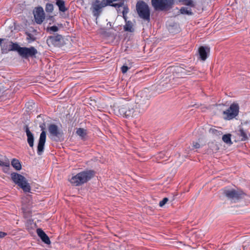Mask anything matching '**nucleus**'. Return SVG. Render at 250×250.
<instances>
[{
	"label": "nucleus",
	"mask_w": 250,
	"mask_h": 250,
	"mask_svg": "<svg viewBox=\"0 0 250 250\" xmlns=\"http://www.w3.org/2000/svg\"><path fill=\"white\" fill-rule=\"evenodd\" d=\"M49 30L52 32H57L58 31L59 28L56 26H52L49 28Z\"/></svg>",
	"instance_id": "35"
},
{
	"label": "nucleus",
	"mask_w": 250,
	"mask_h": 250,
	"mask_svg": "<svg viewBox=\"0 0 250 250\" xmlns=\"http://www.w3.org/2000/svg\"><path fill=\"white\" fill-rule=\"evenodd\" d=\"M209 51V48L206 46H201L199 48V54L201 59L205 61L208 57V53Z\"/></svg>",
	"instance_id": "18"
},
{
	"label": "nucleus",
	"mask_w": 250,
	"mask_h": 250,
	"mask_svg": "<svg viewBox=\"0 0 250 250\" xmlns=\"http://www.w3.org/2000/svg\"><path fill=\"white\" fill-rule=\"evenodd\" d=\"M130 68V67H128L126 64H124L121 67L122 72L124 74Z\"/></svg>",
	"instance_id": "32"
},
{
	"label": "nucleus",
	"mask_w": 250,
	"mask_h": 250,
	"mask_svg": "<svg viewBox=\"0 0 250 250\" xmlns=\"http://www.w3.org/2000/svg\"><path fill=\"white\" fill-rule=\"evenodd\" d=\"M117 110L119 115L126 118L129 117H135V113H137L134 112V106H133V104H129L119 106Z\"/></svg>",
	"instance_id": "5"
},
{
	"label": "nucleus",
	"mask_w": 250,
	"mask_h": 250,
	"mask_svg": "<svg viewBox=\"0 0 250 250\" xmlns=\"http://www.w3.org/2000/svg\"><path fill=\"white\" fill-rule=\"evenodd\" d=\"M123 18L125 20V22H126V21H128L127 20V17H126V15H123Z\"/></svg>",
	"instance_id": "40"
},
{
	"label": "nucleus",
	"mask_w": 250,
	"mask_h": 250,
	"mask_svg": "<svg viewBox=\"0 0 250 250\" xmlns=\"http://www.w3.org/2000/svg\"><path fill=\"white\" fill-rule=\"evenodd\" d=\"M0 166L9 167H10V161L5 156L0 155Z\"/></svg>",
	"instance_id": "19"
},
{
	"label": "nucleus",
	"mask_w": 250,
	"mask_h": 250,
	"mask_svg": "<svg viewBox=\"0 0 250 250\" xmlns=\"http://www.w3.org/2000/svg\"><path fill=\"white\" fill-rule=\"evenodd\" d=\"M11 177L13 182L22 188L24 192H30V186L23 176L16 172H13L11 174Z\"/></svg>",
	"instance_id": "2"
},
{
	"label": "nucleus",
	"mask_w": 250,
	"mask_h": 250,
	"mask_svg": "<svg viewBox=\"0 0 250 250\" xmlns=\"http://www.w3.org/2000/svg\"><path fill=\"white\" fill-rule=\"evenodd\" d=\"M180 11L181 13L183 14L192 15V14L191 10L188 9L187 7H183L180 9Z\"/></svg>",
	"instance_id": "27"
},
{
	"label": "nucleus",
	"mask_w": 250,
	"mask_h": 250,
	"mask_svg": "<svg viewBox=\"0 0 250 250\" xmlns=\"http://www.w3.org/2000/svg\"><path fill=\"white\" fill-rule=\"evenodd\" d=\"M27 39L28 40H29L30 39H31L32 41H34V39L32 38V36L31 34L30 33H28L27 34Z\"/></svg>",
	"instance_id": "38"
},
{
	"label": "nucleus",
	"mask_w": 250,
	"mask_h": 250,
	"mask_svg": "<svg viewBox=\"0 0 250 250\" xmlns=\"http://www.w3.org/2000/svg\"><path fill=\"white\" fill-rule=\"evenodd\" d=\"M128 9L127 7H124V10L123 11V15H126L128 13Z\"/></svg>",
	"instance_id": "37"
},
{
	"label": "nucleus",
	"mask_w": 250,
	"mask_h": 250,
	"mask_svg": "<svg viewBox=\"0 0 250 250\" xmlns=\"http://www.w3.org/2000/svg\"><path fill=\"white\" fill-rule=\"evenodd\" d=\"M56 4L58 6L59 11L62 12H65L68 10L65 5V2L63 0H57L56 2Z\"/></svg>",
	"instance_id": "20"
},
{
	"label": "nucleus",
	"mask_w": 250,
	"mask_h": 250,
	"mask_svg": "<svg viewBox=\"0 0 250 250\" xmlns=\"http://www.w3.org/2000/svg\"><path fill=\"white\" fill-rule=\"evenodd\" d=\"M109 6L105 0H95L92 4V12L93 15L95 17H98L102 12V8Z\"/></svg>",
	"instance_id": "10"
},
{
	"label": "nucleus",
	"mask_w": 250,
	"mask_h": 250,
	"mask_svg": "<svg viewBox=\"0 0 250 250\" xmlns=\"http://www.w3.org/2000/svg\"><path fill=\"white\" fill-rule=\"evenodd\" d=\"M9 50L10 51H16L18 54L20 53V50L22 47H21L17 43L13 42H9Z\"/></svg>",
	"instance_id": "21"
},
{
	"label": "nucleus",
	"mask_w": 250,
	"mask_h": 250,
	"mask_svg": "<svg viewBox=\"0 0 250 250\" xmlns=\"http://www.w3.org/2000/svg\"><path fill=\"white\" fill-rule=\"evenodd\" d=\"M175 0H151V5L156 11H167L171 9Z\"/></svg>",
	"instance_id": "3"
},
{
	"label": "nucleus",
	"mask_w": 250,
	"mask_h": 250,
	"mask_svg": "<svg viewBox=\"0 0 250 250\" xmlns=\"http://www.w3.org/2000/svg\"><path fill=\"white\" fill-rule=\"evenodd\" d=\"M223 141L227 144H232L231 135L230 134L224 135L222 137Z\"/></svg>",
	"instance_id": "25"
},
{
	"label": "nucleus",
	"mask_w": 250,
	"mask_h": 250,
	"mask_svg": "<svg viewBox=\"0 0 250 250\" xmlns=\"http://www.w3.org/2000/svg\"><path fill=\"white\" fill-rule=\"evenodd\" d=\"M37 53V50L33 46L22 47L20 50L19 55L22 58L28 59L35 57Z\"/></svg>",
	"instance_id": "11"
},
{
	"label": "nucleus",
	"mask_w": 250,
	"mask_h": 250,
	"mask_svg": "<svg viewBox=\"0 0 250 250\" xmlns=\"http://www.w3.org/2000/svg\"><path fill=\"white\" fill-rule=\"evenodd\" d=\"M37 233L42 241L45 244H50L51 242L50 241L49 238L42 229H37Z\"/></svg>",
	"instance_id": "17"
},
{
	"label": "nucleus",
	"mask_w": 250,
	"mask_h": 250,
	"mask_svg": "<svg viewBox=\"0 0 250 250\" xmlns=\"http://www.w3.org/2000/svg\"><path fill=\"white\" fill-rule=\"evenodd\" d=\"M183 3L184 4L188 6L192 7L194 6L192 0H183Z\"/></svg>",
	"instance_id": "31"
},
{
	"label": "nucleus",
	"mask_w": 250,
	"mask_h": 250,
	"mask_svg": "<svg viewBox=\"0 0 250 250\" xmlns=\"http://www.w3.org/2000/svg\"><path fill=\"white\" fill-rule=\"evenodd\" d=\"M168 201V199L167 198V197L164 198L162 201H161L159 202V206L160 207H163L167 203V202Z\"/></svg>",
	"instance_id": "34"
},
{
	"label": "nucleus",
	"mask_w": 250,
	"mask_h": 250,
	"mask_svg": "<svg viewBox=\"0 0 250 250\" xmlns=\"http://www.w3.org/2000/svg\"><path fill=\"white\" fill-rule=\"evenodd\" d=\"M190 70H191V68L186 69L181 66H176L174 68V71L178 78H183L187 75H189Z\"/></svg>",
	"instance_id": "14"
},
{
	"label": "nucleus",
	"mask_w": 250,
	"mask_h": 250,
	"mask_svg": "<svg viewBox=\"0 0 250 250\" xmlns=\"http://www.w3.org/2000/svg\"><path fill=\"white\" fill-rule=\"evenodd\" d=\"M137 13L141 19L149 21H150V10L148 5L144 1H139L136 5Z\"/></svg>",
	"instance_id": "4"
},
{
	"label": "nucleus",
	"mask_w": 250,
	"mask_h": 250,
	"mask_svg": "<svg viewBox=\"0 0 250 250\" xmlns=\"http://www.w3.org/2000/svg\"><path fill=\"white\" fill-rule=\"evenodd\" d=\"M5 40H6L5 39H0V45H1L2 42H3L4 41H5Z\"/></svg>",
	"instance_id": "41"
},
{
	"label": "nucleus",
	"mask_w": 250,
	"mask_h": 250,
	"mask_svg": "<svg viewBox=\"0 0 250 250\" xmlns=\"http://www.w3.org/2000/svg\"><path fill=\"white\" fill-rule=\"evenodd\" d=\"M6 233L5 232L0 231V238H3L6 235Z\"/></svg>",
	"instance_id": "39"
},
{
	"label": "nucleus",
	"mask_w": 250,
	"mask_h": 250,
	"mask_svg": "<svg viewBox=\"0 0 250 250\" xmlns=\"http://www.w3.org/2000/svg\"><path fill=\"white\" fill-rule=\"evenodd\" d=\"M48 131L52 136L54 137H58L61 134L60 130L58 128V126L55 124L49 125Z\"/></svg>",
	"instance_id": "16"
},
{
	"label": "nucleus",
	"mask_w": 250,
	"mask_h": 250,
	"mask_svg": "<svg viewBox=\"0 0 250 250\" xmlns=\"http://www.w3.org/2000/svg\"><path fill=\"white\" fill-rule=\"evenodd\" d=\"M180 1L183 2V0H179Z\"/></svg>",
	"instance_id": "42"
},
{
	"label": "nucleus",
	"mask_w": 250,
	"mask_h": 250,
	"mask_svg": "<svg viewBox=\"0 0 250 250\" xmlns=\"http://www.w3.org/2000/svg\"><path fill=\"white\" fill-rule=\"evenodd\" d=\"M25 131L27 137V143L29 146L33 147L34 146V138L33 133L30 131L28 126L26 125L24 126Z\"/></svg>",
	"instance_id": "15"
},
{
	"label": "nucleus",
	"mask_w": 250,
	"mask_h": 250,
	"mask_svg": "<svg viewBox=\"0 0 250 250\" xmlns=\"http://www.w3.org/2000/svg\"><path fill=\"white\" fill-rule=\"evenodd\" d=\"M124 29L125 31L133 32L134 31L133 24L131 21H126L125 25L124 26Z\"/></svg>",
	"instance_id": "22"
},
{
	"label": "nucleus",
	"mask_w": 250,
	"mask_h": 250,
	"mask_svg": "<svg viewBox=\"0 0 250 250\" xmlns=\"http://www.w3.org/2000/svg\"><path fill=\"white\" fill-rule=\"evenodd\" d=\"M239 134L241 136L242 140H246L248 138L249 135H248L246 132L243 129L240 128L239 130Z\"/></svg>",
	"instance_id": "26"
},
{
	"label": "nucleus",
	"mask_w": 250,
	"mask_h": 250,
	"mask_svg": "<svg viewBox=\"0 0 250 250\" xmlns=\"http://www.w3.org/2000/svg\"><path fill=\"white\" fill-rule=\"evenodd\" d=\"M125 0H118V1H119L118 3H113L111 5V6L115 7V8H120L122 7L124 4V2Z\"/></svg>",
	"instance_id": "28"
},
{
	"label": "nucleus",
	"mask_w": 250,
	"mask_h": 250,
	"mask_svg": "<svg viewBox=\"0 0 250 250\" xmlns=\"http://www.w3.org/2000/svg\"><path fill=\"white\" fill-rule=\"evenodd\" d=\"M193 147L195 148H199L200 147V145L198 142H193Z\"/></svg>",
	"instance_id": "36"
},
{
	"label": "nucleus",
	"mask_w": 250,
	"mask_h": 250,
	"mask_svg": "<svg viewBox=\"0 0 250 250\" xmlns=\"http://www.w3.org/2000/svg\"><path fill=\"white\" fill-rule=\"evenodd\" d=\"M239 106L237 104H231L229 108L223 111L224 119L230 120L235 118L239 113Z\"/></svg>",
	"instance_id": "8"
},
{
	"label": "nucleus",
	"mask_w": 250,
	"mask_h": 250,
	"mask_svg": "<svg viewBox=\"0 0 250 250\" xmlns=\"http://www.w3.org/2000/svg\"><path fill=\"white\" fill-rule=\"evenodd\" d=\"M224 194L232 202H235L245 196V194L241 190L235 189H224Z\"/></svg>",
	"instance_id": "6"
},
{
	"label": "nucleus",
	"mask_w": 250,
	"mask_h": 250,
	"mask_svg": "<svg viewBox=\"0 0 250 250\" xmlns=\"http://www.w3.org/2000/svg\"><path fill=\"white\" fill-rule=\"evenodd\" d=\"M46 137V132L45 131L42 130L40 136L37 147V153L39 155H41L43 152Z\"/></svg>",
	"instance_id": "13"
},
{
	"label": "nucleus",
	"mask_w": 250,
	"mask_h": 250,
	"mask_svg": "<svg viewBox=\"0 0 250 250\" xmlns=\"http://www.w3.org/2000/svg\"><path fill=\"white\" fill-rule=\"evenodd\" d=\"M209 132L216 136H220L222 134V132L215 128H211L209 129Z\"/></svg>",
	"instance_id": "30"
},
{
	"label": "nucleus",
	"mask_w": 250,
	"mask_h": 250,
	"mask_svg": "<svg viewBox=\"0 0 250 250\" xmlns=\"http://www.w3.org/2000/svg\"><path fill=\"white\" fill-rule=\"evenodd\" d=\"M11 165L17 170H20L21 168V165L18 159H13L11 161Z\"/></svg>",
	"instance_id": "23"
},
{
	"label": "nucleus",
	"mask_w": 250,
	"mask_h": 250,
	"mask_svg": "<svg viewBox=\"0 0 250 250\" xmlns=\"http://www.w3.org/2000/svg\"><path fill=\"white\" fill-rule=\"evenodd\" d=\"M46 43L49 46L60 47L64 44V38L61 35H54L47 38Z\"/></svg>",
	"instance_id": "9"
},
{
	"label": "nucleus",
	"mask_w": 250,
	"mask_h": 250,
	"mask_svg": "<svg viewBox=\"0 0 250 250\" xmlns=\"http://www.w3.org/2000/svg\"><path fill=\"white\" fill-rule=\"evenodd\" d=\"M54 9L53 5L51 3H47L45 6V10L47 12H52Z\"/></svg>",
	"instance_id": "29"
},
{
	"label": "nucleus",
	"mask_w": 250,
	"mask_h": 250,
	"mask_svg": "<svg viewBox=\"0 0 250 250\" xmlns=\"http://www.w3.org/2000/svg\"><path fill=\"white\" fill-rule=\"evenodd\" d=\"M76 134L81 137L82 139H83L86 135V130L82 128H79L77 129Z\"/></svg>",
	"instance_id": "24"
},
{
	"label": "nucleus",
	"mask_w": 250,
	"mask_h": 250,
	"mask_svg": "<svg viewBox=\"0 0 250 250\" xmlns=\"http://www.w3.org/2000/svg\"><path fill=\"white\" fill-rule=\"evenodd\" d=\"M35 21L38 24H41L45 19V15L43 8L38 7L33 11Z\"/></svg>",
	"instance_id": "12"
},
{
	"label": "nucleus",
	"mask_w": 250,
	"mask_h": 250,
	"mask_svg": "<svg viewBox=\"0 0 250 250\" xmlns=\"http://www.w3.org/2000/svg\"><path fill=\"white\" fill-rule=\"evenodd\" d=\"M149 105V103L147 99L143 98L137 100L134 106V112L137 113H135V116L137 117L140 114H142L145 112Z\"/></svg>",
	"instance_id": "7"
},
{
	"label": "nucleus",
	"mask_w": 250,
	"mask_h": 250,
	"mask_svg": "<svg viewBox=\"0 0 250 250\" xmlns=\"http://www.w3.org/2000/svg\"><path fill=\"white\" fill-rule=\"evenodd\" d=\"M95 172L92 170H86L73 176L69 181L75 186H80L89 181L94 175Z\"/></svg>",
	"instance_id": "1"
},
{
	"label": "nucleus",
	"mask_w": 250,
	"mask_h": 250,
	"mask_svg": "<svg viewBox=\"0 0 250 250\" xmlns=\"http://www.w3.org/2000/svg\"><path fill=\"white\" fill-rule=\"evenodd\" d=\"M169 154L168 152H166V153H164V152H160L158 156H157V158H160V159H162L164 158V155H166V157H169Z\"/></svg>",
	"instance_id": "33"
}]
</instances>
